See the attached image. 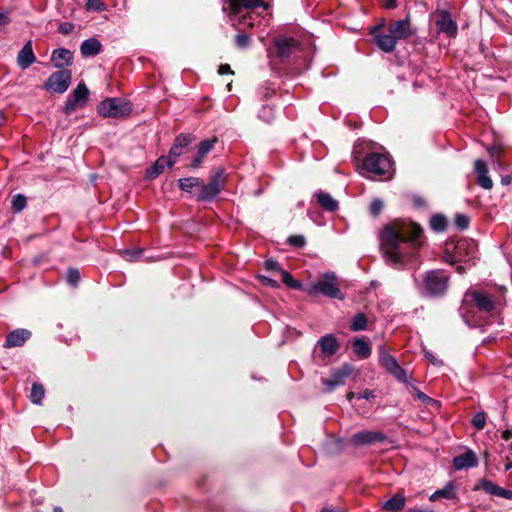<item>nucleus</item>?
I'll list each match as a JSON object with an SVG mask.
<instances>
[{
  "label": "nucleus",
  "mask_w": 512,
  "mask_h": 512,
  "mask_svg": "<svg viewBox=\"0 0 512 512\" xmlns=\"http://www.w3.org/2000/svg\"><path fill=\"white\" fill-rule=\"evenodd\" d=\"M45 395V389L40 383H33L31 392H30V400L32 403L36 405H40Z\"/></svg>",
  "instance_id": "nucleus-34"
},
{
  "label": "nucleus",
  "mask_w": 512,
  "mask_h": 512,
  "mask_svg": "<svg viewBox=\"0 0 512 512\" xmlns=\"http://www.w3.org/2000/svg\"><path fill=\"white\" fill-rule=\"evenodd\" d=\"M454 250L455 255L461 262L470 261L476 258L477 247L473 240H458L455 244Z\"/></svg>",
  "instance_id": "nucleus-17"
},
{
  "label": "nucleus",
  "mask_w": 512,
  "mask_h": 512,
  "mask_svg": "<svg viewBox=\"0 0 512 512\" xmlns=\"http://www.w3.org/2000/svg\"><path fill=\"white\" fill-rule=\"evenodd\" d=\"M417 396L420 400H422L423 402H428L431 400V398H429L427 395H425L423 392L419 391L417 393Z\"/></svg>",
  "instance_id": "nucleus-60"
},
{
  "label": "nucleus",
  "mask_w": 512,
  "mask_h": 512,
  "mask_svg": "<svg viewBox=\"0 0 512 512\" xmlns=\"http://www.w3.org/2000/svg\"><path fill=\"white\" fill-rule=\"evenodd\" d=\"M258 7L268 8L263 0H227L223 10L230 15H239L246 11H254Z\"/></svg>",
  "instance_id": "nucleus-12"
},
{
  "label": "nucleus",
  "mask_w": 512,
  "mask_h": 512,
  "mask_svg": "<svg viewBox=\"0 0 512 512\" xmlns=\"http://www.w3.org/2000/svg\"><path fill=\"white\" fill-rule=\"evenodd\" d=\"M80 280V273L77 269L70 268L67 272V282L71 285H76Z\"/></svg>",
  "instance_id": "nucleus-47"
},
{
  "label": "nucleus",
  "mask_w": 512,
  "mask_h": 512,
  "mask_svg": "<svg viewBox=\"0 0 512 512\" xmlns=\"http://www.w3.org/2000/svg\"><path fill=\"white\" fill-rule=\"evenodd\" d=\"M31 332L24 328L13 330L6 336L4 348L21 347L31 337Z\"/></svg>",
  "instance_id": "nucleus-20"
},
{
  "label": "nucleus",
  "mask_w": 512,
  "mask_h": 512,
  "mask_svg": "<svg viewBox=\"0 0 512 512\" xmlns=\"http://www.w3.org/2000/svg\"><path fill=\"white\" fill-rule=\"evenodd\" d=\"M261 281L264 285H267V286H270V287H278V283L276 280L270 278V277H266V276H262L261 277Z\"/></svg>",
  "instance_id": "nucleus-53"
},
{
  "label": "nucleus",
  "mask_w": 512,
  "mask_h": 512,
  "mask_svg": "<svg viewBox=\"0 0 512 512\" xmlns=\"http://www.w3.org/2000/svg\"><path fill=\"white\" fill-rule=\"evenodd\" d=\"M358 398L370 400L374 398V391L366 389L358 395Z\"/></svg>",
  "instance_id": "nucleus-54"
},
{
  "label": "nucleus",
  "mask_w": 512,
  "mask_h": 512,
  "mask_svg": "<svg viewBox=\"0 0 512 512\" xmlns=\"http://www.w3.org/2000/svg\"><path fill=\"white\" fill-rule=\"evenodd\" d=\"M366 326H367V318H366L365 314L358 313L353 317V319L351 321L350 329L352 331H362V330L366 329Z\"/></svg>",
  "instance_id": "nucleus-36"
},
{
  "label": "nucleus",
  "mask_w": 512,
  "mask_h": 512,
  "mask_svg": "<svg viewBox=\"0 0 512 512\" xmlns=\"http://www.w3.org/2000/svg\"><path fill=\"white\" fill-rule=\"evenodd\" d=\"M469 222H470V220H469L468 216H466L464 214H456L455 224L459 229H461V230L466 229L469 226Z\"/></svg>",
  "instance_id": "nucleus-46"
},
{
  "label": "nucleus",
  "mask_w": 512,
  "mask_h": 512,
  "mask_svg": "<svg viewBox=\"0 0 512 512\" xmlns=\"http://www.w3.org/2000/svg\"><path fill=\"white\" fill-rule=\"evenodd\" d=\"M217 141H218L217 138H213V139H206V140H203L202 142H200V144L198 146L197 155L193 158V160L191 161L189 166L192 169H196V168L200 167L203 159L210 151H212V149L214 148Z\"/></svg>",
  "instance_id": "nucleus-23"
},
{
  "label": "nucleus",
  "mask_w": 512,
  "mask_h": 512,
  "mask_svg": "<svg viewBox=\"0 0 512 512\" xmlns=\"http://www.w3.org/2000/svg\"><path fill=\"white\" fill-rule=\"evenodd\" d=\"M273 109L270 106L264 105L259 111V118L265 122H270L273 119Z\"/></svg>",
  "instance_id": "nucleus-45"
},
{
  "label": "nucleus",
  "mask_w": 512,
  "mask_h": 512,
  "mask_svg": "<svg viewBox=\"0 0 512 512\" xmlns=\"http://www.w3.org/2000/svg\"><path fill=\"white\" fill-rule=\"evenodd\" d=\"M430 226L436 232L444 231L447 227V220L443 215L435 214L430 219Z\"/></svg>",
  "instance_id": "nucleus-35"
},
{
  "label": "nucleus",
  "mask_w": 512,
  "mask_h": 512,
  "mask_svg": "<svg viewBox=\"0 0 512 512\" xmlns=\"http://www.w3.org/2000/svg\"><path fill=\"white\" fill-rule=\"evenodd\" d=\"M27 205L26 197L21 194H16L12 199V209L14 212L22 211Z\"/></svg>",
  "instance_id": "nucleus-39"
},
{
  "label": "nucleus",
  "mask_w": 512,
  "mask_h": 512,
  "mask_svg": "<svg viewBox=\"0 0 512 512\" xmlns=\"http://www.w3.org/2000/svg\"><path fill=\"white\" fill-rule=\"evenodd\" d=\"M71 79L72 74L70 70H60L52 73L48 77L43 88L54 93L62 94L68 89Z\"/></svg>",
  "instance_id": "nucleus-10"
},
{
  "label": "nucleus",
  "mask_w": 512,
  "mask_h": 512,
  "mask_svg": "<svg viewBox=\"0 0 512 512\" xmlns=\"http://www.w3.org/2000/svg\"><path fill=\"white\" fill-rule=\"evenodd\" d=\"M218 72L219 74L223 75V74H227V73H232L231 71V68L228 64H222L219 66V69H218Z\"/></svg>",
  "instance_id": "nucleus-57"
},
{
  "label": "nucleus",
  "mask_w": 512,
  "mask_h": 512,
  "mask_svg": "<svg viewBox=\"0 0 512 512\" xmlns=\"http://www.w3.org/2000/svg\"><path fill=\"white\" fill-rule=\"evenodd\" d=\"M89 90L84 83H79L73 90L72 94L67 98L63 111L69 115L77 108L83 107L88 99Z\"/></svg>",
  "instance_id": "nucleus-11"
},
{
  "label": "nucleus",
  "mask_w": 512,
  "mask_h": 512,
  "mask_svg": "<svg viewBox=\"0 0 512 512\" xmlns=\"http://www.w3.org/2000/svg\"><path fill=\"white\" fill-rule=\"evenodd\" d=\"M456 271H457L459 274H463V273L465 272V268H464V266H462V265H458V266L456 267Z\"/></svg>",
  "instance_id": "nucleus-63"
},
{
  "label": "nucleus",
  "mask_w": 512,
  "mask_h": 512,
  "mask_svg": "<svg viewBox=\"0 0 512 512\" xmlns=\"http://www.w3.org/2000/svg\"><path fill=\"white\" fill-rule=\"evenodd\" d=\"M501 149L499 147H496V146H493V147H490L488 149V152L489 154L492 156V157H496L499 155Z\"/></svg>",
  "instance_id": "nucleus-58"
},
{
  "label": "nucleus",
  "mask_w": 512,
  "mask_h": 512,
  "mask_svg": "<svg viewBox=\"0 0 512 512\" xmlns=\"http://www.w3.org/2000/svg\"><path fill=\"white\" fill-rule=\"evenodd\" d=\"M474 172L477 176V183L485 190L493 187V181L488 175L487 163L482 159H477L474 163Z\"/></svg>",
  "instance_id": "nucleus-19"
},
{
  "label": "nucleus",
  "mask_w": 512,
  "mask_h": 512,
  "mask_svg": "<svg viewBox=\"0 0 512 512\" xmlns=\"http://www.w3.org/2000/svg\"><path fill=\"white\" fill-rule=\"evenodd\" d=\"M318 344L321 348V351L327 356L334 355L339 348L337 339L331 334H327L321 337L318 341Z\"/></svg>",
  "instance_id": "nucleus-27"
},
{
  "label": "nucleus",
  "mask_w": 512,
  "mask_h": 512,
  "mask_svg": "<svg viewBox=\"0 0 512 512\" xmlns=\"http://www.w3.org/2000/svg\"><path fill=\"white\" fill-rule=\"evenodd\" d=\"M175 164V160H169L165 157H159L156 162L147 169L146 177L148 179H154L163 173L166 166L172 167Z\"/></svg>",
  "instance_id": "nucleus-26"
},
{
  "label": "nucleus",
  "mask_w": 512,
  "mask_h": 512,
  "mask_svg": "<svg viewBox=\"0 0 512 512\" xmlns=\"http://www.w3.org/2000/svg\"><path fill=\"white\" fill-rule=\"evenodd\" d=\"M512 437V432L510 430H505L502 433V438L504 440H509Z\"/></svg>",
  "instance_id": "nucleus-61"
},
{
  "label": "nucleus",
  "mask_w": 512,
  "mask_h": 512,
  "mask_svg": "<svg viewBox=\"0 0 512 512\" xmlns=\"http://www.w3.org/2000/svg\"><path fill=\"white\" fill-rule=\"evenodd\" d=\"M308 293L310 295L323 294L329 298H334L338 300L344 299V294L341 292L339 285L337 283V277L334 272H326L323 274L322 278L313 283L309 289Z\"/></svg>",
  "instance_id": "nucleus-6"
},
{
  "label": "nucleus",
  "mask_w": 512,
  "mask_h": 512,
  "mask_svg": "<svg viewBox=\"0 0 512 512\" xmlns=\"http://www.w3.org/2000/svg\"><path fill=\"white\" fill-rule=\"evenodd\" d=\"M436 16L435 25L437 32L444 33L448 37H455L457 35L458 28L456 22L452 19L451 14L447 11H439Z\"/></svg>",
  "instance_id": "nucleus-15"
},
{
  "label": "nucleus",
  "mask_w": 512,
  "mask_h": 512,
  "mask_svg": "<svg viewBox=\"0 0 512 512\" xmlns=\"http://www.w3.org/2000/svg\"><path fill=\"white\" fill-rule=\"evenodd\" d=\"M319 205L329 212H334L338 209V202L329 194L322 191L316 193Z\"/></svg>",
  "instance_id": "nucleus-29"
},
{
  "label": "nucleus",
  "mask_w": 512,
  "mask_h": 512,
  "mask_svg": "<svg viewBox=\"0 0 512 512\" xmlns=\"http://www.w3.org/2000/svg\"><path fill=\"white\" fill-rule=\"evenodd\" d=\"M241 33L237 34L235 37V44L238 48H246L250 44V37L243 31H240Z\"/></svg>",
  "instance_id": "nucleus-42"
},
{
  "label": "nucleus",
  "mask_w": 512,
  "mask_h": 512,
  "mask_svg": "<svg viewBox=\"0 0 512 512\" xmlns=\"http://www.w3.org/2000/svg\"><path fill=\"white\" fill-rule=\"evenodd\" d=\"M80 50L83 56H96L101 51V43L96 38H89L82 42Z\"/></svg>",
  "instance_id": "nucleus-28"
},
{
  "label": "nucleus",
  "mask_w": 512,
  "mask_h": 512,
  "mask_svg": "<svg viewBox=\"0 0 512 512\" xmlns=\"http://www.w3.org/2000/svg\"><path fill=\"white\" fill-rule=\"evenodd\" d=\"M384 208V203L381 199L376 198L374 199L370 206H369V212L373 217H378L380 213L382 212Z\"/></svg>",
  "instance_id": "nucleus-40"
},
{
  "label": "nucleus",
  "mask_w": 512,
  "mask_h": 512,
  "mask_svg": "<svg viewBox=\"0 0 512 512\" xmlns=\"http://www.w3.org/2000/svg\"><path fill=\"white\" fill-rule=\"evenodd\" d=\"M353 372V368L349 364H343L340 368L334 370L329 379H323L322 383L327 392L333 391L336 387L344 385L345 380Z\"/></svg>",
  "instance_id": "nucleus-14"
},
{
  "label": "nucleus",
  "mask_w": 512,
  "mask_h": 512,
  "mask_svg": "<svg viewBox=\"0 0 512 512\" xmlns=\"http://www.w3.org/2000/svg\"><path fill=\"white\" fill-rule=\"evenodd\" d=\"M378 353L380 366L393 377H395L398 381L407 383L408 377L406 371L398 364L396 358L388 352L386 346H379Z\"/></svg>",
  "instance_id": "nucleus-9"
},
{
  "label": "nucleus",
  "mask_w": 512,
  "mask_h": 512,
  "mask_svg": "<svg viewBox=\"0 0 512 512\" xmlns=\"http://www.w3.org/2000/svg\"><path fill=\"white\" fill-rule=\"evenodd\" d=\"M405 506V498L396 494L383 504V509L389 512H400Z\"/></svg>",
  "instance_id": "nucleus-32"
},
{
  "label": "nucleus",
  "mask_w": 512,
  "mask_h": 512,
  "mask_svg": "<svg viewBox=\"0 0 512 512\" xmlns=\"http://www.w3.org/2000/svg\"><path fill=\"white\" fill-rule=\"evenodd\" d=\"M10 21L8 12H0V27L9 24Z\"/></svg>",
  "instance_id": "nucleus-55"
},
{
  "label": "nucleus",
  "mask_w": 512,
  "mask_h": 512,
  "mask_svg": "<svg viewBox=\"0 0 512 512\" xmlns=\"http://www.w3.org/2000/svg\"><path fill=\"white\" fill-rule=\"evenodd\" d=\"M452 463L456 470H463L477 467L479 460L474 451L467 450L466 452L454 457Z\"/></svg>",
  "instance_id": "nucleus-21"
},
{
  "label": "nucleus",
  "mask_w": 512,
  "mask_h": 512,
  "mask_svg": "<svg viewBox=\"0 0 512 512\" xmlns=\"http://www.w3.org/2000/svg\"><path fill=\"white\" fill-rule=\"evenodd\" d=\"M184 153V149L180 148V147H177V146H173L171 147L170 151H169V156H168V159L169 160H175V162L177 161V159Z\"/></svg>",
  "instance_id": "nucleus-49"
},
{
  "label": "nucleus",
  "mask_w": 512,
  "mask_h": 512,
  "mask_svg": "<svg viewBox=\"0 0 512 512\" xmlns=\"http://www.w3.org/2000/svg\"><path fill=\"white\" fill-rule=\"evenodd\" d=\"M472 425L473 427H475L477 430H482L484 429L485 425H486V414L484 412H478L474 415V417L472 418Z\"/></svg>",
  "instance_id": "nucleus-41"
},
{
  "label": "nucleus",
  "mask_w": 512,
  "mask_h": 512,
  "mask_svg": "<svg viewBox=\"0 0 512 512\" xmlns=\"http://www.w3.org/2000/svg\"><path fill=\"white\" fill-rule=\"evenodd\" d=\"M511 181H512V178L509 175L503 176L501 178V184L504 186L509 185L511 183Z\"/></svg>",
  "instance_id": "nucleus-59"
},
{
  "label": "nucleus",
  "mask_w": 512,
  "mask_h": 512,
  "mask_svg": "<svg viewBox=\"0 0 512 512\" xmlns=\"http://www.w3.org/2000/svg\"><path fill=\"white\" fill-rule=\"evenodd\" d=\"M416 33L417 30L411 24L409 16L393 21L386 27L383 24H379L370 31L376 46L385 53L393 52L399 41H406L416 36Z\"/></svg>",
  "instance_id": "nucleus-2"
},
{
  "label": "nucleus",
  "mask_w": 512,
  "mask_h": 512,
  "mask_svg": "<svg viewBox=\"0 0 512 512\" xmlns=\"http://www.w3.org/2000/svg\"><path fill=\"white\" fill-rule=\"evenodd\" d=\"M73 29H74V26L72 23L64 22L59 25L58 31L63 35H67V34L71 33L73 31Z\"/></svg>",
  "instance_id": "nucleus-51"
},
{
  "label": "nucleus",
  "mask_w": 512,
  "mask_h": 512,
  "mask_svg": "<svg viewBox=\"0 0 512 512\" xmlns=\"http://www.w3.org/2000/svg\"><path fill=\"white\" fill-rule=\"evenodd\" d=\"M353 352L361 359H367L371 355V346L361 338H356L352 342Z\"/></svg>",
  "instance_id": "nucleus-30"
},
{
  "label": "nucleus",
  "mask_w": 512,
  "mask_h": 512,
  "mask_svg": "<svg viewBox=\"0 0 512 512\" xmlns=\"http://www.w3.org/2000/svg\"><path fill=\"white\" fill-rule=\"evenodd\" d=\"M274 45L281 59H288L301 51L300 43L291 37L279 36L274 39Z\"/></svg>",
  "instance_id": "nucleus-13"
},
{
  "label": "nucleus",
  "mask_w": 512,
  "mask_h": 512,
  "mask_svg": "<svg viewBox=\"0 0 512 512\" xmlns=\"http://www.w3.org/2000/svg\"><path fill=\"white\" fill-rule=\"evenodd\" d=\"M321 512H339V511H336V510L331 509V508H325V509H322Z\"/></svg>",
  "instance_id": "nucleus-64"
},
{
  "label": "nucleus",
  "mask_w": 512,
  "mask_h": 512,
  "mask_svg": "<svg viewBox=\"0 0 512 512\" xmlns=\"http://www.w3.org/2000/svg\"><path fill=\"white\" fill-rule=\"evenodd\" d=\"M505 293V288H500L493 293L476 290L467 292L466 297L471 298L479 311L491 313L497 311L505 305Z\"/></svg>",
  "instance_id": "nucleus-3"
},
{
  "label": "nucleus",
  "mask_w": 512,
  "mask_h": 512,
  "mask_svg": "<svg viewBox=\"0 0 512 512\" xmlns=\"http://www.w3.org/2000/svg\"><path fill=\"white\" fill-rule=\"evenodd\" d=\"M143 253L142 249H127L122 252L123 257L128 261H136Z\"/></svg>",
  "instance_id": "nucleus-43"
},
{
  "label": "nucleus",
  "mask_w": 512,
  "mask_h": 512,
  "mask_svg": "<svg viewBox=\"0 0 512 512\" xmlns=\"http://www.w3.org/2000/svg\"><path fill=\"white\" fill-rule=\"evenodd\" d=\"M226 184V174L223 169H219L210 179L209 183L200 186V190L196 195L199 202H211L224 188Z\"/></svg>",
  "instance_id": "nucleus-8"
},
{
  "label": "nucleus",
  "mask_w": 512,
  "mask_h": 512,
  "mask_svg": "<svg viewBox=\"0 0 512 512\" xmlns=\"http://www.w3.org/2000/svg\"><path fill=\"white\" fill-rule=\"evenodd\" d=\"M481 487L486 493L490 495L512 500V490L504 489L494 484L492 481L482 480Z\"/></svg>",
  "instance_id": "nucleus-25"
},
{
  "label": "nucleus",
  "mask_w": 512,
  "mask_h": 512,
  "mask_svg": "<svg viewBox=\"0 0 512 512\" xmlns=\"http://www.w3.org/2000/svg\"><path fill=\"white\" fill-rule=\"evenodd\" d=\"M387 439V436L380 431L363 430L354 434L351 438V443L354 446L369 445L374 443H382Z\"/></svg>",
  "instance_id": "nucleus-16"
},
{
  "label": "nucleus",
  "mask_w": 512,
  "mask_h": 512,
  "mask_svg": "<svg viewBox=\"0 0 512 512\" xmlns=\"http://www.w3.org/2000/svg\"><path fill=\"white\" fill-rule=\"evenodd\" d=\"M280 275L282 282L286 284L288 287L299 290L302 288V283L296 279H294L289 272L286 270H280Z\"/></svg>",
  "instance_id": "nucleus-37"
},
{
  "label": "nucleus",
  "mask_w": 512,
  "mask_h": 512,
  "mask_svg": "<svg viewBox=\"0 0 512 512\" xmlns=\"http://www.w3.org/2000/svg\"><path fill=\"white\" fill-rule=\"evenodd\" d=\"M421 227L415 223L394 220L379 233L380 249L386 262L393 267H402L417 257L422 245Z\"/></svg>",
  "instance_id": "nucleus-1"
},
{
  "label": "nucleus",
  "mask_w": 512,
  "mask_h": 512,
  "mask_svg": "<svg viewBox=\"0 0 512 512\" xmlns=\"http://www.w3.org/2000/svg\"><path fill=\"white\" fill-rule=\"evenodd\" d=\"M443 259L445 262L449 263L450 265H453L456 262H460L459 259L457 258V256L455 255V253L450 254L448 251L445 252Z\"/></svg>",
  "instance_id": "nucleus-52"
},
{
  "label": "nucleus",
  "mask_w": 512,
  "mask_h": 512,
  "mask_svg": "<svg viewBox=\"0 0 512 512\" xmlns=\"http://www.w3.org/2000/svg\"><path fill=\"white\" fill-rule=\"evenodd\" d=\"M86 8L90 11L102 12L106 9V6L101 0H87Z\"/></svg>",
  "instance_id": "nucleus-44"
},
{
  "label": "nucleus",
  "mask_w": 512,
  "mask_h": 512,
  "mask_svg": "<svg viewBox=\"0 0 512 512\" xmlns=\"http://www.w3.org/2000/svg\"><path fill=\"white\" fill-rule=\"evenodd\" d=\"M73 54L65 48H58L52 52L51 62L56 68H62L72 64Z\"/></svg>",
  "instance_id": "nucleus-24"
},
{
  "label": "nucleus",
  "mask_w": 512,
  "mask_h": 512,
  "mask_svg": "<svg viewBox=\"0 0 512 512\" xmlns=\"http://www.w3.org/2000/svg\"><path fill=\"white\" fill-rule=\"evenodd\" d=\"M194 139L195 137L192 134L181 133L175 138L173 146L185 149L194 141Z\"/></svg>",
  "instance_id": "nucleus-38"
},
{
  "label": "nucleus",
  "mask_w": 512,
  "mask_h": 512,
  "mask_svg": "<svg viewBox=\"0 0 512 512\" xmlns=\"http://www.w3.org/2000/svg\"><path fill=\"white\" fill-rule=\"evenodd\" d=\"M398 5V0H384L383 7L386 9H394Z\"/></svg>",
  "instance_id": "nucleus-56"
},
{
  "label": "nucleus",
  "mask_w": 512,
  "mask_h": 512,
  "mask_svg": "<svg viewBox=\"0 0 512 512\" xmlns=\"http://www.w3.org/2000/svg\"><path fill=\"white\" fill-rule=\"evenodd\" d=\"M288 242L292 246L298 247V248L303 247L306 243L305 238L302 235L290 236L288 239Z\"/></svg>",
  "instance_id": "nucleus-48"
},
{
  "label": "nucleus",
  "mask_w": 512,
  "mask_h": 512,
  "mask_svg": "<svg viewBox=\"0 0 512 512\" xmlns=\"http://www.w3.org/2000/svg\"><path fill=\"white\" fill-rule=\"evenodd\" d=\"M265 268L268 271H277L280 273V270H282L279 266V263L273 259H269L265 262Z\"/></svg>",
  "instance_id": "nucleus-50"
},
{
  "label": "nucleus",
  "mask_w": 512,
  "mask_h": 512,
  "mask_svg": "<svg viewBox=\"0 0 512 512\" xmlns=\"http://www.w3.org/2000/svg\"><path fill=\"white\" fill-rule=\"evenodd\" d=\"M179 188L187 193H192L194 188H200L202 179L198 177H186L178 180Z\"/></svg>",
  "instance_id": "nucleus-33"
},
{
  "label": "nucleus",
  "mask_w": 512,
  "mask_h": 512,
  "mask_svg": "<svg viewBox=\"0 0 512 512\" xmlns=\"http://www.w3.org/2000/svg\"><path fill=\"white\" fill-rule=\"evenodd\" d=\"M450 275L444 270H430L423 277V293L429 297L443 296L449 287Z\"/></svg>",
  "instance_id": "nucleus-4"
},
{
  "label": "nucleus",
  "mask_w": 512,
  "mask_h": 512,
  "mask_svg": "<svg viewBox=\"0 0 512 512\" xmlns=\"http://www.w3.org/2000/svg\"><path fill=\"white\" fill-rule=\"evenodd\" d=\"M440 498L449 500L456 498L455 485L453 482H448L442 489L436 490L429 499L436 501Z\"/></svg>",
  "instance_id": "nucleus-31"
},
{
  "label": "nucleus",
  "mask_w": 512,
  "mask_h": 512,
  "mask_svg": "<svg viewBox=\"0 0 512 512\" xmlns=\"http://www.w3.org/2000/svg\"><path fill=\"white\" fill-rule=\"evenodd\" d=\"M362 169L375 176L389 177L392 171V163L388 156L374 152L364 158Z\"/></svg>",
  "instance_id": "nucleus-7"
},
{
  "label": "nucleus",
  "mask_w": 512,
  "mask_h": 512,
  "mask_svg": "<svg viewBox=\"0 0 512 512\" xmlns=\"http://www.w3.org/2000/svg\"><path fill=\"white\" fill-rule=\"evenodd\" d=\"M4 123H5L4 113L2 111H0V128L4 125Z\"/></svg>",
  "instance_id": "nucleus-62"
},
{
  "label": "nucleus",
  "mask_w": 512,
  "mask_h": 512,
  "mask_svg": "<svg viewBox=\"0 0 512 512\" xmlns=\"http://www.w3.org/2000/svg\"><path fill=\"white\" fill-rule=\"evenodd\" d=\"M36 61V56L33 52L32 41H27L17 56V64L22 70H26Z\"/></svg>",
  "instance_id": "nucleus-22"
},
{
  "label": "nucleus",
  "mask_w": 512,
  "mask_h": 512,
  "mask_svg": "<svg viewBox=\"0 0 512 512\" xmlns=\"http://www.w3.org/2000/svg\"><path fill=\"white\" fill-rule=\"evenodd\" d=\"M132 110V103L119 97L106 98L97 107L98 114L105 118H120L129 115Z\"/></svg>",
  "instance_id": "nucleus-5"
},
{
  "label": "nucleus",
  "mask_w": 512,
  "mask_h": 512,
  "mask_svg": "<svg viewBox=\"0 0 512 512\" xmlns=\"http://www.w3.org/2000/svg\"><path fill=\"white\" fill-rule=\"evenodd\" d=\"M232 17L233 26L238 31H244L247 28H253L259 15L254 11H246L239 15H230Z\"/></svg>",
  "instance_id": "nucleus-18"
}]
</instances>
